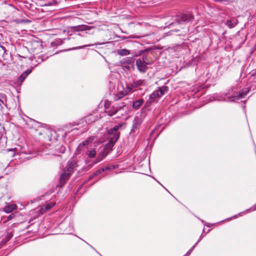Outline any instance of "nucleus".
Listing matches in <instances>:
<instances>
[{
	"instance_id": "obj_26",
	"label": "nucleus",
	"mask_w": 256,
	"mask_h": 256,
	"mask_svg": "<svg viewBox=\"0 0 256 256\" xmlns=\"http://www.w3.org/2000/svg\"><path fill=\"white\" fill-rule=\"evenodd\" d=\"M12 234L11 232L10 233H8L6 234L5 238H6V241H8V240H9L12 238Z\"/></svg>"
},
{
	"instance_id": "obj_10",
	"label": "nucleus",
	"mask_w": 256,
	"mask_h": 256,
	"mask_svg": "<svg viewBox=\"0 0 256 256\" xmlns=\"http://www.w3.org/2000/svg\"><path fill=\"white\" fill-rule=\"evenodd\" d=\"M77 166L78 165L75 160H70L68 162L66 172L72 174Z\"/></svg>"
},
{
	"instance_id": "obj_3",
	"label": "nucleus",
	"mask_w": 256,
	"mask_h": 256,
	"mask_svg": "<svg viewBox=\"0 0 256 256\" xmlns=\"http://www.w3.org/2000/svg\"><path fill=\"white\" fill-rule=\"evenodd\" d=\"M120 126L121 124L116 126L109 130L108 138H110V142L108 144V145H110V146H113L114 143L118 139L120 135L119 133L117 131Z\"/></svg>"
},
{
	"instance_id": "obj_31",
	"label": "nucleus",
	"mask_w": 256,
	"mask_h": 256,
	"mask_svg": "<svg viewBox=\"0 0 256 256\" xmlns=\"http://www.w3.org/2000/svg\"><path fill=\"white\" fill-rule=\"evenodd\" d=\"M12 218V216H10L8 217V220H10Z\"/></svg>"
},
{
	"instance_id": "obj_20",
	"label": "nucleus",
	"mask_w": 256,
	"mask_h": 256,
	"mask_svg": "<svg viewBox=\"0 0 256 256\" xmlns=\"http://www.w3.org/2000/svg\"><path fill=\"white\" fill-rule=\"evenodd\" d=\"M118 54L120 56H127L129 54L130 52L129 50L126 49H122L120 50H119L118 52Z\"/></svg>"
},
{
	"instance_id": "obj_17",
	"label": "nucleus",
	"mask_w": 256,
	"mask_h": 256,
	"mask_svg": "<svg viewBox=\"0 0 256 256\" xmlns=\"http://www.w3.org/2000/svg\"><path fill=\"white\" fill-rule=\"evenodd\" d=\"M92 26H90L87 25H82L79 26H78L76 28L75 30L76 31H84L87 30H90Z\"/></svg>"
},
{
	"instance_id": "obj_29",
	"label": "nucleus",
	"mask_w": 256,
	"mask_h": 256,
	"mask_svg": "<svg viewBox=\"0 0 256 256\" xmlns=\"http://www.w3.org/2000/svg\"><path fill=\"white\" fill-rule=\"evenodd\" d=\"M64 150H65V148L63 146H62L60 147V152L63 153V152H64Z\"/></svg>"
},
{
	"instance_id": "obj_4",
	"label": "nucleus",
	"mask_w": 256,
	"mask_h": 256,
	"mask_svg": "<svg viewBox=\"0 0 256 256\" xmlns=\"http://www.w3.org/2000/svg\"><path fill=\"white\" fill-rule=\"evenodd\" d=\"M194 20V16L191 14H184L182 16H177L176 19V21L175 23L170 24L169 26L182 24H187L191 22Z\"/></svg>"
},
{
	"instance_id": "obj_8",
	"label": "nucleus",
	"mask_w": 256,
	"mask_h": 256,
	"mask_svg": "<svg viewBox=\"0 0 256 256\" xmlns=\"http://www.w3.org/2000/svg\"><path fill=\"white\" fill-rule=\"evenodd\" d=\"M143 121V118L142 114L136 116L133 120L132 130L134 132V130L138 128Z\"/></svg>"
},
{
	"instance_id": "obj_2",
	"label": "nucleus",
	"mask_w": 256,
	"mask_h": 256,
	"mask_svg": "<svg viewBox=\"0 0 256 256\" xmlns=\"http://www.w3.org/2000/svg\"><path fill=\"white\" fill-rule=\"evenodd\" d=\"M168 88L166 86L158 87L150 96V100L151 102H156L159 99L168 92Z\"/></svg>"
},
{
	"instance_id": "obj_16",
	"label": "nucleus",
	"mask_w": 256,
	"mask_h": 256,
	"mask_svg": "<svg viewBox=\"0 0 256 256\" xmlns=\"http://www.w3.org/2000/svg\"><path fill=\"white\" fill-rule=\"evenodd\" d=\"M133 86L135 88L141 86H144L146 84V82L144 80H139L136 81H134L132 82Z\"/></svg>"
},
{
	"instance_id": "obj_27",
	"label": "nucleus",
	"mask_w": 256,
	"mask_h": 256,
	"mask_svg": "<svg viewBox=\"0 0 256 256\" xmlns=\"http://www.w3.org/2000/svg\"><path fill=\"white\" fill-rule=\"evenodd\" d=\"M94 44H88V45H84V46H80L79 47H78V48H86V47H87V46H92Z\"/></svg>"
},
{
	"instance_id": "obj_23",
	"label": "nucleus",
	"mask_w": 256,
	"mask_h": 256,
	"mask_svg": "<svg viewBox=\"0 0 256 256\" xmlns=\"http://www.w3.org/2000/svg\"><path fill=\"white\" fill-rule=\"evenodd\" d=\"M104 168H100V170H98L97 171H96V172L94 173V175L92 176H98V175L99 174H100L102 173V172H104Z\"/></svg>"
},
{
	"instance_id": "obj_18",
	"label": "nucleus",
	"mask_w": 256,
	"mask_h": 256,
	"mask_svg": "<svg viewBox=\"0 0 256 256\" xmlns=\"http://www.w3.org/2000/svg\"><path fill=\"white\" fill-rule=\"evenodd\" d=\"M134 88H135L133 86V83L132 82L130 84H126V88H124V90L126 92V94H128L129 92H131Z\"/></svg>"
},
{
	"instance_id": "obj_7",
	"label": "nucleus",
	"mask_w": 256,
	"mask_h": 256,
	"mask_svg": "<svg viewBox=\"0 0 256 256\" xmlns=\"http://www.w3.org/2000/svg\"><path fill=\"white\" fill-rule=\"evenodd\" d=\"M146 63L145 62V58H143L142 60H141L140 58L136 60V66L138 68V70L142 72H146L147 66H146Z\"/></svg>"
},
{
	"instance_id": "obj_33",
	"label": "nucleus",
	"mask_w": 256,
	"mask_h": 256,
	"mask_svg": "<svg viewBox=\"0 0 256 256\" xmlns=\"http://www.w3.org/2000/svg\"><path fill=\"white\" fill-rule=\"evenodd\" d=\"M98 44V43H96V44H95L98 45V44Z\"/></svg>"
},
{
	"instance_id": "obj_30",
	"label": "nucleus",
	"mask_w": 256,
	"mask_h": 256,
	"mask_svg": "<svg viewBox=\"0 0 256 256\" xmlns=\"http://www.w3.org/2000/svg\"><path fill=\"white\" fill-rule=\"evenodd\" d=\"M251 76H256V70L252 71L251 72Z\"/></svg>"
},
{
	"instance_id": "obj_28",
	"label": "nucleus",
	"mask_w": 256,
	"mask_h": 256,
	"mask_svg": "<svg viewBox=\"0 0 256 256\" xmlns=\"http://www.w3.org/2000/svg\"><path fill=\"white\" fill-rule=\"evenodd\" d=\"M30 72H31V70L28 69V70H26L25 72H24L23 73L26 74V76H27Z\"/></svg>"
},
{
	"instance_id": "obj_6",
	"label": "nucleus",
	"mask_w": 256,
	"mask_h": 256,
	"mask_svg": "<svg viewBox=\"0 0 256 256\" xmlns=\"http://www.w3.org/2000/svg\"><path fill=\"white\" fill-rule=\"evenodd\" d=\"M249 92V89L248 88H244L242 90L241 92L234 93L232 96L228 97V100L230 101H234L236 100H239L241 98H242L244 96H246L247 94Z\"/></svg>"
},
{
	"instance_id": "obj_11",
	"label": "nucleus",
	"mask_w": 256,
	"mask_h": 256,
	"mask_svg": "<svg viewBox=\"0 0 256 256\" xmlns=\"http://www.w3.org/2000/svg\"><path fill=\"white\" fill-rule=\"evenodd\" d=\"M100 118V116L96 112L90 114L86 118L85 121L88 124L94 122Z\"/></svg>"
},
{
	"instance_id": "obj_21",
	"label": "nucleus",
	"mask_w": 256,
	"mask_h": 256,
	"mask_svg": "<svg viewBox=\"0 0 256 256\" xmlns=\"http://www.w3.org/2000/svg\"><path fill=\"white\" fill-rule=\"evenodd\" d=\"M0 102L3 104L6 105V94L0 93Z\"/></svg>"
},
{
	"instance_id": "obj_1",
	"label": "nucleus",
	"mask_w": 256,
	"mask_h": 256,
	"mask_svg": "<svg viewBox=\"0 0 256 256\" xmlns=\"http://www.w3.org/2000/svg\"><path fill=\"white\" fill-rule=\"evenodd\" d=\"M97 139L94 136H90L80 143L76 152L75 155L78 156L82 154L84 158H94L96 154L97 145L96 142Z\"/></svg>"
},
{
	"instance_id": "obj_15",
	"label": "nucleus",
	"mask_w": 256,
	"mask_h": 256,
	"mask_svg": "<svg viewBox=\"0 0 256 256\" xmlns=\"http://www.w3.org/2000/svg\"><path fill=\"white\" fill-rule=\"evenodd\" d=\"M16 208L17 206L16 204H12L5 206L4 208V210L6 213H10L12 212L14 210H16Z\"/></svg>"
},
{
	"instance_id": "obj_13",
	"label": "nucleus",
	"mask_w": 256,
	"mask_h": 256,
	"mask_svg": "<svg viewBox=\"0 0 256 256\" xmlns=\"http://www.w3.org/2000/svg\"><path fill=\"white\" fill-rule=\"evenodd\" d=\"M144 102V100L143 99H138L133 102L132 107L134 110H138L142 105Z\"/></svg>"
},
{
	"instance_id": "obj_32",
	"label": "nucleus",
	"mask_w": 256,
	"mask_h": 256,
	"mask_svg": "<svg viewBox=\"0 0 256 256\" xmlns=\"http://www.w3.org/2000/svg\"><path fill=\"white\" fill-rule=\"evenodd\" d=\"M132 38H138V37L136 36H132Z\"/></svg>"
},
{
	"instance_id": "obj_14",
	"label": "nucleus",
	"mask_w": 256,
	"mask_h": 256,
	"mask_svg": "<svg viewBox=\"0 0 256 256\" xmlns=\"http://www.w3.org/2000/svg\"><path fill=\"white\" fill-rule=\"evenodd\" d=\"M55 205V203L52 202H49L44 205V208H42L40 209L42 212H44L46 211L49 210Z\"/></svg>"
},
{
	"instance_id": "obj_24",
	"label": "nucleus",
	"mask_w": 256,
	"mask_h": 256,
	"mask_svg": "<svg viewBox=\"0 0 256 256\" xmlns=\"http://www.w3.org/2000/svg\"><path fill=\"white\" fill-rule=\"evenodd\" d=\"M106 155H104V154H102V155L101 156L100 153L98 154L96 158V162L100 161L104 156Z\"/></svg>"
},
{
	"instance_id": "obj_5",
	"label": "nucleus",
	"mask_w": 256,
	"mask_h": 256,
	"mask_svg": "<svg viewBox=\"0 0 256 256\" xmlns=\"http://www.w3.org/2000/svg\"><path fill=\"white\" fill-rule=\"evenodd\" d=\"M121 108V106L118 108L114 106H111L110 104H105V112L110 116L114 115Z\"/></svg>"
},
{
	"instance_id": "obj_25",
	"label": "nucleus",
	"mask_w": 256,
	"mask_h": 256,
	"mask_svg": "<svg viewBox=\"0 0 256 256\" xmlns=\"http://www.w3.org/2000/svg\"><path fill=\"white\" fill-rule=\"evenodd\" d=\"M200 239L196 243V244L188 252L187 254H190V252L192 251L196 246L200 242Z\"/></svg>"
},
{
	"instance_id": "obj_19",
	"label": "nucleus",
	"mask_w": 256,
	"mask_h": 256,
	"mask_svg": "<svg viewBox=\"0 0 256 256\" xmlns=\"http://www.w3.org/2000/svg\"><path fill=\"white\" fill-rule=\"evenodd\" d=\"M126 92L124 90L123 91H120L118 92V94L115 96V100H118L122 98L126 95Z\"/></svg>"
},
{
	"instance_id": "obj_22",
	"label": "nucleus",
	"mask_w": 256,
	"mask_h": 256,
	"mask_svg": "<svg viewBox=\"0 0 256 256\" xmlns=\"http://www.w3.org/2000/svg\"><path fill=\"white\" fill-rule=\"evenodd\" d=\"M26 77V74L22 73L18 78V82L22 83Z\"/></svg>"
},
{
	"instance_id": "obj_9",
	"label": "nucleus",
	"mask_w": 256,
	"mask_h": 256,
	"mask_svg": "<svg viewBox=\"0 0 256 256\" xmlns=\"http://www.w3.org/2000/svg\"><path fill=\"white\" fill-rule=\"evenodd\" d=\"M70 174L68 172H64L60 174L58 186L62 187L64 186L66 182L69 179Z\"/></svg>"
},
{
	"instance_id": "obj_12",
	"label": "nucleus",
	"mask_w": 256,
	"mask_h": 256,
	"mask_svg": "<svg viewBox=\"0 0 256 256\" xmlns=\"http://www.w3.org/2000/svg\"><path fill=\"white\" fill-rule=\"evenodd\" d=\"M238 22L237 19L234 18L232 20H228L226 22V25L229 28H232L236 26Z\"/></svg>"
}]
</instances>
